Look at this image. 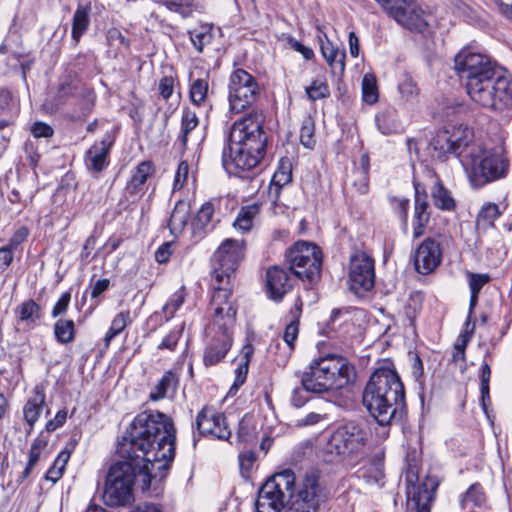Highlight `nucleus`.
I'll return each instance as SVG.
<instances>
[{
    "label": "nucleus",
    "mask_w": 512,
    "mask_h": 512,
    "mask_svg": "<svg viewBox=\"0 0 512 512\" xmlns=\"http://www.w3.org/2000/svg\"><path fill=\"white\" fill-rule=\"evenodd\" d=\"M176 429L172 419L160 412H143L130 424L118 447L122 458L108 470L103 500L111 507L133 502L136 475L143 489L166 477L175 457Z\"/></svg>",
    "instance_id": "obj_1"
},
{
    "label": "nucleus",
    "mask_w": 512,
    "mask_h": 512,
    "mask_svg": "<svg viewBox=\"0 0 512 512\" xmlns=\"http://www.w3.org/2000/svg\"><path fill=\"white\" fill-rule=\"evenodd\" d=\"M262 112L252 111L233 123L222 151V165L232 175L244 177L265 155L267 135Z\"/></svg>",
    "instance_id": "obj_2"
},
{
    "label": "nucleus",
    "mask_w": 512,
    "mask_h": 512,
    "mask_svg": "<svg viewBox=\"0 0 512 512\" xmlns=\"http://www.w3.org/2000/svg\"><path fill=\"white\" fill-rule=\"evenodd\" d=\"M362 402L380 425L391 424L405 404L404 386L396 371L389 367L376 369L364 388Z\"/></svg>",
    "instance_id": "obj_3"
},
{
    "label": "nucleus",
    "mask_w": 512,
    "mask_h": 512,
    "mask_svg": "<svg viewBox=\"0 0 512 512\" xmlns=\"http://www.w3.org/2000/svg\"><path fill=\"white\" fill-rule=\"evenodd\" d=\"M355 376V368L346 358L328 354L312 360L300 380L307 392L321 394L346 387Z\"/></svg>",
    "instance_id": "obj_4"
},
{
    "label": "nucleus",
    "mask_w": 512,
    "mask_h": 512,
    "mask_svg": "<svg viewBox=\"0 0 512 512\" xmlns=\"http://www.w3.org/2000/svg\"><path fill=\"white\" fill-rule=\"evenodd\" d=\"M461 164L476 187L504 178L509 171V161L502 148L486 149L474 142L466 148Z\"/></svg>",
    "instance_id": "obj_5"
},
{
    "label": "nucleus",
    "mask_w": 512,
    "mask_h": 512,
    "mask_svg": "<svg viewBox=\"0 0 512 512\" xmlns=\"http://www.w3.org/2000/svg\"><path fill=\"white\" fill-rule=\"evenodd\" d=\"M466 83L471 100L486 109L504 111L512 105V81L497 70Z\"/></svg>",
    "instance_id": "obj_6"
},
{
    "label": "nucleus",
    "mask_w": 512,
    "mask_h": 512,
    "mask_svg": "<svg viewBox=\"0 0 512 512\" xmlns=\"http://www.w3.org/2000/svg\"><path fill=\"white\" fill-rule=\"evenodd\" d=\"M368 432L360 423L351 421L336 428L329 437L324 452L330 460H351L363 453Z\"/></svg>",
    "instance_id": "obj_7"
},
{
    "label": "nucleus",
    "mask_w": 512,
    "mask_h": 512,
    "mask_svg": "<svg viewBox=\"0 0 512 512\" xmlns=\"http://www.w3.org/2000/svg\"><path fill=\"white\" fill-rule=\"evenodd\" d=\"M296 477L291 469H285L268 479L259 489L255 501L256 512H279L286 497L295 491Z\"/></svg>",
    "instance_id": "obj_8"
},
{
    "label": "nucleus",
    "mask_w": 512,
    "mask_h": 512,
    "mask_svg": "<svg viewBox=\"0 0 512 512\" xmlns=\"http://www.w3.org/2000/svg\"><path fill=\"white\" fill-rule=\"evenodd\" d=\"M286 262L294 276L311 282L320 274L321 252L313 243L298 241L286 253Z\"/></svg>",
    "instance_id": "obj_9"
},
{
    "label": "nucleus",
    "mask_w": 512,
    "mask_h": 512,
    "mask_svg": "<svg viewBox=\"0 0 512 512\" xmlns=\"http://www.w3.org/2000/svg\"><path fill=\"white\" fill-rule=\"evenodd\" d=\"M398 25L411 32L423 33L428 28L427 15L415 0H375Z\"/></svg>",
    "instance_id": "obj_10"
},
{
    "label": "nucleus",
    "mask_w": 512,
    "mask_h": 512,
    "mask_svg": "<svg viewBox=\"0 0 512 512\" xmlns=\"http://www.w3.org/2000/svg\"><path fill=\"white\" fill-rule=\"evenodd\" d=\"M243 240L226 239L213 254L212 284L231 286V277L244 257Z\"/></svg>",
    "instance_id": "obj_11"
},
{
    "label": "nucleus",
    "mask_w": 512,
    "mask_h": 512,
    "mask_svg": "<svg viewBox=\"0 0 512 512\" xmlns=\"http://www.w3.org/2000/svg\"><path fill=\"white\" fill-rule=\"evenodd\" d=\"M56 98L59 104L73 99L79 110L78 117L85 118L94 109L96 94L94 89L82 82L75 73H68L59 81Z\"/></svg>",
    "instance_id": "obj_12"
},
{
    "label": "nucleus",
    "mask_w": 512,
    "mask_h": 512,
    "mask_svg": "<svg viewBox=\"0 0 512 512\" xmlns=\"http://www.w3.org/2000/svg\"><path fill=\"white\" fill-rule=\"evenodd\" d=\"M259 92L260 88L254 76L244 69H235L228 84L230 110L241 113L256 102Z\"/></svg>",
    "instance_id": "obj_13"
},
{
    "label": "nucleus",
    "mask_w": 512,
    "mask_h": 512,
    "mask_svg": "<svg viewBox=\"0 0 512 512\" xmlns=\"http://www.w3.org/2000/svg\"><path fill=\"white\" fill-rule=\"evenodd\" d=\"M473 143V133L466 126L453 127V130H443L436 134L430 146L432 157L440 161L447 159L449 155H455L462 163V156L467 147Z\"/></svg>",
    "instance_id": "obj_14"
},
{
    "label": "nucleus",
    "mask_w": 512,
    "mask_h": 512,
    "mask_svg": "<svg viewBox=\"0 0 512 512\" xmlns=\"http://www.w3.org/2000/svg\"><path fill=\"white\" fill-rule=\"evenodd\" d=\"M328 493L317 471L307 472L298 484L297 498L288 509L298 512H318L326 503Z\"/></svg>",
    "instance_id": "obj_15"
},
{
    "label": "nucleus",
    "mask_w": 512,
    "mask_h": 512,
    "mask_svg": "<svg viewBox=\"0 0 512 512\" xmlns=\"http://www.w3.org/2000/svg\"><path fill=\"white\" fill-rule=\"evenodd\" d=\"M348 284L357 295H363L374 287V260L366 252L355 250L350 255Z\"/></svg>",
    "instance_id": "obj_16"
},
{
    "label": "nucleus",
    "mask_w": 512,
    "mask_h": 512,
    "mask_svg": "<svg viewBox=\"0 0 512 512\" xmlns=\"http://www.w3.org/2000/svg\"><path fill=\"white\" fill-rule=\"evenodd\" d=\"M212 285L214 288L212 296V306L214 307L212 328L217 329L219 334H232L237 309L234 303L230 301L231 286L218 285L215 283Z\"/></svg>",
    "instance_id": "obj_17"
},
{
    "label": "nucleus",
    "mask_w": 512,
    "mask_h": 512,
    "mask_svg": "<svg viewBox=\"0 0 512 512\" xmlns=\"http://www.w3.org/2000/svg\"><path fill=\"white\" fill-rule=\"evenodd\" d=\"M455 70L466 79V83L484 77V73L496 70L488 56L474 52L470 48L462 49L454 59Z\"/></svg>",
    "instance_id": "obj_18"
},
{
    "label": "nucleus",
    "mask_w": 512,
    "mask_h": 512,
    "mask_svg": "<svg viewBox=\"0 0 512 512\" xmlns=\"http://www.w3.org/2000/svg\"><path fill=\"white\" fill-rule=\"evenodd\" d=\"M407 507L411 512H430L439 482L436 477L426 476L422 482L413 483L407 477Z\"/></svg>",
    "instance_id": "obj_19"
},
{
    "label": "nucleus",
    "mask_w": 512,
    "mask_h": 512,
    "mask_svg": "<svg viewBox=\"0 0 512 512\" xmlns=\"http://www.w3.org/2000/svg\"><path fill=\"white\" fill-rule=\"evenodd\" d=\"M196 427L201 435L213 439L228 440L231 436L225 415L212 407L205 406L197 414Z\"/></svg>",
    "instance_id": "obj_20"
},
{
    "label": "nucleus",
    "mask_w": 512,
    "mask_h": 512,
    "mask_svg": "<svg viewBox=\"0 0 512 512\" xmlns=\"http://www.w3.org/2000/svg\"><path fill=\"white\" fill-rule=\"evenodd\" d=\"M442 262L440 244L432 238H426L416 249L414 265L418 273L427 275L433 272Z\"/></svg>",
    "instance_id": "obj_21"
},
{
    "label": "nucleus",
    "mask_w": 512,
    "mask_h": 512,
    "mask_svg": "<svg viewBox=\"0 0 512 512\" xmlns=\"http://www.w3.org/2000/svg\"><path fill=\"white\" fill-rule=\"evenodd\" d=\"M292 287V278L287 270L280 266H272L267 270L266 288L272 300L280 301Z\"/></svg>",
    "instance_id": "obj_22"
},
{
    "label": "nucleus",
    "mask_w": 512,
    "mask_h": 512,
    "mask_svg": "<svg viewBox=\"0 0 512 512\" xmlns=\"http://www.w3.org/2000/svg\"><path fill=\"white\" fill-rule=\"evenodd\" d=\"M114 143V134L107 132L100 142H95L86 152L85 164L90 171L99 173L108 165V154Z\"/></svg>",
    "instance_id": "obj_23"
},
{
    "label": "nucleus",
    "mask_w": 512,
    "mask_h": 512,
    "mask_svg": "<svg viewBox=\"0 0 512 512\" xmlns=\"http://www.w3.org/2000/svg\"><path fill=\"white\" fill-rule=\"evenodd\" d=\"M154 172L155 167L151 161H143L137 165L125 188L128 199L134 202L144 194V184Z\"/></svg>",
    "instance_id": "obj_24"
},
{
    "label": "nucleus",
    "mask_w": 512,
    "mask_h": 512,
    "mask_svg": "<svg viewBox=\"0 0 512 512\" xmlns=\"http://www.w3.org/2000/svg\"><path fill=\"white\" fill-rule=\"evenodd\" d=\"M231 345V333H221L218 336H213L204 351L203 362L205 366H212L219 363L226 356Z\"/></svg>",
    "instance_id": "obj_25"
},
{
    "label": "nucleus",
    "mask_w": 512,
    "mask_h": 512,
    "mask_svg": "<svg viewBox=\"0 0 512 512\" xmlns=\"http://www.w3.org/2000/svg\"><path fill=\"white\" fill-rule=\"evenodd\" d=\"M320 50L323 58L330 67L331 73L334 75H343L345 71V51L334 46L327 35H324V39L320 38Z\"/></svg>",
    "instance_id": "obj_26"
},
{
    "label": "nucleus",
    "mask_w": 512,
    "mask_h": 512,
    "mask_svg": "<svg viewBox=\"0 0 512 512\" xmlns=\"http://www.w3.org/2000/svg\"><path fill=\"white\" fill-rule=\"evenodd\" d=\"M430 219L429 204L426 193H420L418 185L415 186V207L413 217V237L419 238L424 234Z\"/></svg>",
    "instance_id": "obj_27"
},
{
    "label": "nucleus",
    "mask_w": 512,
    "mask_h": 512,
    "mask_svg": "<svg viewBox=\"0 0 512 512\" xmlns=\"http://www.w3.org/2000/svg\"><path fill=\"white\" fill-rule=\"evenodd\" d=\"M45 398L43 386L37 385L34 387L31 397L23 407L24 420L30 427L29 432L33 429L34 424L42 413Z\"/></svg>",
    "instance_id": "obj_28"
},
{
    "label": "nucleus",
    "mask_w": 512,
    "mask_h": 512,
    "mask_svg": "<svg viewBox=\"0 0 512 512\" xmlns=\"http://www.w3.org/2000/svg\"><path fill=\"white\" fill-rule=\"evenodd\" d=\"M214 206L211 202H205L198 210L191 223L192 234L196 238H202L215 227L213 220Z\"/></svg>",
    "instance_id": "obj_29"
},
{
    "label": "nucleus",
    "mask_w": 512,
    "mask_h": 512,
    "mask_svg": "<svg viewBox=\"0 0 512 512\" xmlns=\"http://www.w3.org/2000/svg\"><path fill=\"white\" fill-rule=\"evenodd\" d=\"M15 314L18 321L28 329H33L42 316L41 307L32 299L25 300L18 305Z\"/></svg>",
    "instance_id": "obj_30"
},
{
    "label": "nucleus",
    "mask_w": 512,
    "mask_h": 512,
    "mask_svg": "<svg viewBox=\"0 0 512 512\" xmlns=\"http://www.w3.org/2000/svg\"><path fill=\"white\" fill-rule=\"evenodd\" d=\"M190 217V205L184 200H179L170 215L168 227L172 235L178 236L185 229Z\"/></svg>",
    "instance_id": "obj_31"
},
{
    "label": "nucleus",
    "mask_w": 512,
    "mask_h": 512,
    "mask_svg": "<svg viewBox=\"0 0 512 512\" xmlns=\"http://www.w3.org/2000/svg\"><path fill=\"white\" fill-rule=\"evenodd\" d=\"M90 4H79L73 15L72 21V38L78 42L82 35L87 31L90 25Z\"/></svg>",
    "instance_id": "obj_32"
},
{
    "label": "nucleus",
    "mask_w": 512,
    "mask_h": 512,
    "mask_svg": "<svg viewBox=\"0 0 512 512\" xmlns=\"http://www.w3.org/2000/svg\"><path fill=\"white\" fill-rule=\"evenodd\" d=\"M179 382L178 375L172 371H166L157 385L154 387L153 391L150 393V399L153 401H157L166 397L169 391H174Z\"/></svg>",
    "instance_id": "obj_33"
},
{
    "label": "nucleus",
    "mask_w": 512,
    "mask_h": 512,
    "mask_svg": "<svg viewBox=\"0 0 512 512\" xmlns=\"http://www.w3.org/2000/svg\"><path fill=\"white\" fill-rule=\"evenodd\" d=\"M302 313V302L300 299H297L295 302V307L291 311L292 314V320L290 323L286 326L284 334H283V340L288 346L289 353H291L294 350V342L297 339L298 332H299V318Z\"/></svg>",
    "instance_id": "obj_34"
},
{
    "label": "nucleus",
    "mask_w": 512,
    "mask_h": 512,
    "mask_svg": "<svg viewBox=\"0 0 512 512\" xmlns=\"http://www.w3.org/2000/svg\"><path fill=\"white\" fill-rule=\"evenodd\" d=\"M486 497L480 484H472L466 493L461 497V506L470 512H476L475 508L484 505Z\"/></svg>",
    "instance_id": "obj_35"
},
{
    "label": "nucleus",
    "mask_w": 512,
    "mask_h": 512,
    "mask_svg": "<svg viewBox=\"0 0 512 512\" xmlns=\"http://www.w3.org/2000/svg\"><path fill=\"white\" fill-rule=\"evenodd\" d=\"M502 214L499 205L487 202L478 212L476 225L478 229L486 230L494 226V222Z\"/></svg>",
    "instance_id": "obj_36"
},
{
    "label": "nucleus",
    "mask_w": 512,
    "mask_h": 512,
    "mask_svg": "<svg viewBox=\"0 0 512 512\" xmlns=\"http://www.w3.org/2000/svg\"><path fill=\"white\" fill-rule=\"evenodd\" d=\"M259 212L260 206L256 203L242 207L233 222L234 228L242 232L250 231L253 221Z\"/></svg>",
    "instance_id": "obj_37"
},
{
    "label": "nucleus",
    "mask_w": 512,
    "mask_h": 512,
    "mask_svg": "<svg viewBox=\"0 0 512 512\" xmlns=\"http://www.w3.org/2000/svg\"><path fill=\"white\" fill-rule=\"evenodd\" d=\"M292 180L291 163L289 160L281 159L277 170L274 172L271 179L270 193L273 191L277 195L280 189L290 183Z\"/></svg>",
    "instance_id": "obj_38"
},
{
    "label": "nucleus",
    "mask_w": 512,
    "mask_h": 512,
    "mask_svg": "<svg viewBox=\"0 0 512 512\" xmlns=\"http://www.w3.org/2000/svg\"><path fill=\"white\" fill-rule=\"evenodd\" d=\"M434 205L446 211L455 209L456 203L450 192L443 186L441 182H436L431 190Z\"/></svg>",
    "instance_id": "obj_39"
},
{
    "label": "nucleus",
    "mask_w": 512,
    "mask_h": 512,
    "mask_svg": "<svg viewBox=\"0 0 512 512\" xmlns=\"http://www.w3.org/2000/svg\"><path fill=\"white\" fill-rule=\"evenodd\" d=\"M131 317H130V311H121L113 318L111 322V326L108 329L105 337H104V344L106 347H108L111 343V341L118 336L121 332L124 331L126 326L131 323Z\"/></svg>",
    "instance_id": "obj_40"
},
{
    "label": "nucleus",
    "mask_w": 512,
    "mask_h": 512,
    "mask_svg": "<svg viewBox=\"0 0 512 512\" xmlns=\"http://www.w3.org/2000/svg\"><path fill=\"white\" fill-rule=\"evenodd\" d=\"M54 336L61 344L71 343L75 338V324L73 320L59 319L54 324Z\"/></svg>",
    "instance_id": "obj_41"
},
{
    "label": "nucleus",
    "mask_w": 512,
    "mask_h": 512,
    "mask_svg": "<svg viewBox=\"0 0 512 512\" xmlns=\"http://www.w3.org/2000/svg\"><path fill=\"white\" fill-rule=\"evenodd\" d=\"M254 352V348L251 344H246L242 348V355L244 358V362L241 363L236 369V376L233 385L230 388V393L233 391H237L241 385L244 384L247 373H248V363L250 358Z\"/></svg>",
    "instance_id": "obj_42"
},
{
    "label": "nucleus",
    "mask_w": 512,
    "mask_h": 512,
    "mask_svg": "<svg viewBox=\"0 0 512 512\" xmlns=\"http://www.w3.org/2000/svg\"><path fill=\"white\" fill-rule=\"evenodd\" d=\"M309 100L317 101L329 97L330 90L325 76L317 77L312 80L310 85L305 88Z\"/></svg>",
    "instance_id": "obj_43"
},
{
    "label": "nucleus",
    "mask_w": 512,
    "mask_h": 512,
    "mask_svg": "<svg viewBox=\"0 0 512 512\" xmlns=\"http://www.w3.org/2000/svg\"><path fill=\"white\" fill-rule=\"evenodd\" d=\"M198 117L195 111L185 108L181 118V142L185 146L189 133L198 126Z\"/></svg>",
    "instance_id": "obj_44"
},
{
    "label": "nucleus",
    "mask_w": 512,
    "mask_h": 512,
    "mask_svg": "<svg viewBox=\"0 0 512 512\" xmlns=\"http://www.w3.org/2000/svg\"><path fill=\"white\" fill-rule=\"evenodd\" d=\"M189 34L190 40L198 52H202L203 48L213 40L211 29L207 26H201L189 31Z\"/></svg>",
    "instance_id": "obj_45"
},
{
    "label": "nucleus",
    "mask_w": 512,
    "mask_h": 512,
    "mask_svg": "<svg viewBox=\"0 0 512 512\" xmlns=\"http://www.w3.org/2000/svg\"><path fill=\"white\" fill-rule=\"evenodd\" d=\"M69 458L70 453L68 451H61L55 459L53 465L46 472L45 478L54 483L58 481L62 477L63 471Z\"/></svg>",
    "instance_id": "obj_46"
},
{
    "label": "nucleus",
    "mask_w": 512,
    "mask_h": 512,
    "mask_svg": "<svg viewBox=\"0 0 512 512\" xmlns=\"http://www.w3.org/2000/svg\"><path fill=\"white\" fill-rule=\"evenodd\" d=\"M362 97L367 104H374L378 100L377 81L372 74H365L362 79Z\"/></svg>",
    "instance_id": "obj_47"
},
{
    "label": "nucleus",
    "mask_w": 512,
    "mask_h": 512,
    "mask_svg": "<svg viewBox=\"0 0 512 512\" xmlns=\"http://www.w3.org/2000/svg\"><path fill=\"white\" fill-rule=\"evenodd\" d=\"M162 2L169 10L180 13L183 17H188L197 10L194 0H162Z\"/></svg>",
    "instance_id": "obj_48"
},
{
    "label": "nucleus",
    "mask_w": 512,
    "mask_h": 512,
    "mask_svg": "<svg viewBox=\"0 0 512 512\" xmlns=\"http://www.w3.org/2000/svg\"><path fill=\"white\" fill-rule=\"evenodd\" d=\"M208 82L205 79H195L190 86V98L195 105H201L206 100Z\"/></svg>",
    "instance_id": "obj_49"
},
{
    "label": "nucleus",
    "mask_w": 512,
    "mask_h": 512,
    "mask_svg": "<svg viewBox=\"0 0 512 512\" xmlns=\"http://www.w3.org/2000/svg\"><path fill=\"white\" fill-rule=\"evenodd\" d=\"M314 132V121L310 117L305 118L300 129V142L304 147L312 149L315 146Z\"/></svg>",
    "instance_id": "obj_50"
},
{
    "label": "nucleus",
    "mask_w": 512,
    "mask_h": 512,
    "mask_svg": "<svg viewBox=\"0 0 512 512\" xmlns=\"http://www.w3.org/2000/svg\"><path fill=\"white\" fill-rule=\"evenodd\" d=\"M401 98L406 102H414L419 94L417 84L410 78L405 77L398 85Z\"/></svg>",
    "instance_id": "obj_51"
},
{
    "label": "nucleus",
    "mask_w": 512,
    "mask_h": 512,
    "mask_svg": "<svg viewBox=\"0 0 512 512\" xmlns=\"http://www.w3.org/2000/svg\"><path fill=\"white\" fill-rule=\"evenodd\" d=\"M184 330V323L171 330L158 344L159 350L174 351Z\"/></svg>",
    "instance_id": "obj_52"
},
{
    "label": "nucleus",
    "mask_w": 512,
    "mask_h": 512,
    "mask_svg": "<svg viewBox=\"0 0 512 512\" xmlns=\"http://www.w3.org/2000/svg\"><path fill=\"white\" fill-rule=\"evenodd\" d=\"M367 483H379L383 478V464L380 459L376 462H373L369 467L365 468L362 471L361 475Z\"/></svg>",
    "instance_id": "obj_53"
},
{
    "label": "nucleus",
    "mask_w": 512,
    "mask_h": 512,
    "mask_svg": "<svg viewBox=\"0 0 512 512\" xmlns=\"http://www.w3.org/2000/svg\"><path fill=\"white\" fill-rule=\"evenodd\" d=\"M184 303V292L183 290H179L175 292L168 302L164 305L163 311L167 317V319L172 318L175 312L181 307Z\"/></svg>",
    "instance_id": "obj_54"
},
{
    "label": "nucleus",
    "mask_w": 512,
    "mask_h": 512,
    "mask_svg": "<svg viewBox=\"0 0 512 512\" xmlns=\"http://www.w3.org/2000/svg\"><path fill=\"white\" fill-rule=\"evenodd\" d=\"M285 44L287 48L300 53L305 60H311L315 56L314 51L310 47L305 46L300 41L296 40L291 36H288L285 39Z\"/></svg>",
    "instance_id": "obj_55"
},
{
    "label": "nucleus",
    "mask_w": 512,
    "mask_h": 512,
    "mask_svg": "<svg viewBox=\"0 0 512 512\" xmlns=\"http://www.w3.org/2000/svg\"><path fill=\"white\" fill-rule=\"evenodd\" d=\"M468 284L470 292L479 293L484 285L490 281L488 274H479L467 272Z\"/></svg>",
    "instance_id": "obj_56"
},
{
    "label": "nucleus",
    "mask_w": 512,
    "mask_h": 512,
    "mask_svg": "<svg viewBox=\"0 0 512 512\" xmlns=\"http://www.w3.org/2000/svg\"><path fill=\"white\" fill-rule=\"evenodd\" d=\"M47 441L43 438H36L30 448L29 460L30 466H35L40 459L41 454L47 447Z\"/></svg>",
    "instance_id": "obj_57"
},
{
    "label": "nucleus",
    "mask_w": 512,
    "mask_h": 512,
    "mask_svg": "<svg viewBox=\"0 0 512 512\" xmlns=\"http://www.w3.org/2000/svg\"><path fill=\"white\" fill-rule=\"evenodd\" d=\"M487 4L491 9L512 21V4H507L502 0H487Z\"/></svg>",
    "instance_id": "obj_58"
},
{
    "label": "nucleus",
    "mask_w": 512,
    "mask_h": 512,
    "mask_svg": "<svg viewBox=\"0 0 512 512\" xmlns=\"http://www.w3.org/2000/svg\"><path fill=\"white\" fill-rule=\"evenodd\" d=\"M487 4L491 9L512 21V4H507L502 0H487Z\"/></svg>",
    "instance_id": "obj_59"
},
{
    "label": "nucleus",
    "mask_w": 512,
    "mask_h": 512,
    "mask_svg": "<svg viewBox=\"0 0 512 512\" xmlns=\"http://www.w3.org/2000/svg\"><path fill=\"white\" fill-rule=\"evenodd\" d=\"M71 300V293L69 291L63 293L59 300L56 302L54 307L52 308L51 315L56 318L59 315L66 312L68 309L69 303Z\"/></svg>",
    "instance_id": "obj_60"
},
{
    "label": "nucleus",
    "mask_w": 512,
    "mask_h": 512,
    "mask_svg": "<svg viewBox=\"0 0 512 512\" xmlns=\"http://www.w3.org/2000/svg\"><path fill=\"white\" fill-rule=\"evenodd\" d=\"M30 130L35 138H49L54 132L50 125L41 121L35 122Z\"/></svg>",
    "instance_id": "obj_61"
},
{
    "label": "nucleus",
    "mask_w": 512,
    "mask_h": 512,
    "mask_svg": "<svg viewBox=\"0 0 512 512\" xmlns=\"http://www.w3.org/2000/svg\"><path fill=\"white\" fill-rule=\"evenodd\" d=\"M189 173V166L186 161H182L179 163L175 179H174V189H180L183 187Z\"/></svg>",
    "instance_id": "obj_62"
},
{
    "label": "nucleus",
    "mask_w": 512,
    "mask_h": 512,
    "mask_svg": "<svg viewBox=\"0 0 512 512\" xmlns=\"http://www.w3.org/2000/svg\"><path fill=\"white\" fill-rule=\"evenodd\" d=\"M256 456L252 451H244L239 454V466L242 473H248L255 462Z\"/></svg>",
    "instance_id": "obj_63"
},
{
    "label": "nucleus",
    "mask_w": 512,
    "mask_h": 512,
    "mask_svg": "<svg viewBox=\"0 0 512 512\" xmlns=\"http://www.w3.org/2000/svg\"><path fill=\"white\" fill-rule=\"evenodd\" d=\"M174 88V79L171 76H165L160 79L158 90L159 94L164 98L168 99L171 97Z\"/></svg>",
    "instance_id": "obj_64"
}]
</instances>
